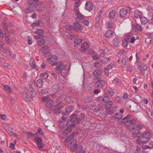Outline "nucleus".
Wrapping results in <instances>:
<instances>
[{"instance_id":"obj_1","label":"nucleus","mask_w":153,"mask_h":153,"mask_svg":"<svg viewBox=\"0 0 153 153\" xmlns=\"http://www.w3.org/2000/svg\"><path fill=\"white\" fill-rule=\"evenodd\" d=\"M77 117V114L75 113L71 116L70 119L67 123V125L69 126L66 129L64 130L63 131L64 133H66L65 135H66V134H68L70 133L71 130L75 127L76 126V121H77V119H76Z\"/></svg>"},{"instance_id":"obj_2","label":"nucleus","mask_w":153,"mask_h":153,"mask_svg":"<svg viewBox=\"0 0 153 153\" xmlns=\"http://www.w3.org/2000/svg\"><path fill=\"white\" fill-rule=\"evenodd\" d=\"M29 90L28 89H25L22 95L23 99L27 102L30 101L32 100V94L33 89L32 87H30L29 88Z\"/></svg>"},{"instance_id":"obj_3","label":"nucleus","mask_w":153,"mask_h":153,"mask_svg":"<svg viewBox=\"0 0 153 153\" xmlns=\"http://www.w3.org/2000/svg\"><path fill=\"white\" fill-rule=\"evenodd\" d=\"M124 125L126 126H129L133 125L136 123V120L135 119L131 118V116L128 114L124 119Z\"/></svg>"},{"instance_id":"obj_4","label":"nucleus","mask_w":153,"mask_h":153,"mask_svg":"<svg viewBox=\"0 0 153 153\" xmlns=\"http://www.w3.org/2000/svg\"><path fill=\"white\" fill-rule=\"evenodd\" d=\"M74 13L76 16L75 18V20L77 22H81V20L84 19H85V17L79 11V9H75L74 10Z\"/></svg>"},{"instance_id":"obj_5","label":"nucleus","mask_w":153,"mask_h":153,"mask_svg":"<svg viewBox=\"0 0 153 153\" xmlns=\"http://www.w3.org/2000/svg\"><path fill=\"white\" fill-rule=\"evenodd\" d=\"M65 104L62 102H60L59 104L56 105H53L51 107V109L53 111V112L55 114L59 113L60 111L59 109L63 107Z\"/></svg>"},{"instance_id":"obj_6","label":"nucleus","mask_w":153,"mask_h":153,"mask_svg":"<svg viewBox=\"0 0 153 153\" xmlns=\"http://www.w3.org/2000/svg\"><path fill=\"white\" fill-rule=\"evenodd\" d=\"M130 11L131 8L129 7H127L126 8H122L119 12L120 17L121 18L126 17Z\"/></svg>"},{"instance_id":"obj_7","label":"nucleus","mask_w":153,"mask_h":153,"mask_svg":"<svg viewBox=\"0 0 153 153\" xmlns=\"http://www.w3.org/2000/svg\"><path fill=\"white\" fill-rule=\"evenodd\" d=\"M66 66L64 63L61 62H58V65L55 68L56 71L58 73H61L62 70H65L66 68Z\"/></svg>"},{"instance_id":"obj_8","label":"nucleus","mask_w":153,"mask_h":153,"mask_svg":"<svg viewBox=\"0 0 153 153\" xmlns=\"http://www.w3.org/2000/svg\"><path fill=\"white\" fill-rule=\"evenodd\" d=\"M42 100L46 102L45 105L46 107H50L52 105L53 102L48 96H45L42 97Z\"/></svg>"},{"instance_id":"obj_9","label":"nucleus","mask_w":153,"mask_h":153,"mask_svg":"<svg viewBox=\"0 0 153 153\" xmlns=\"http://www.w3.org/2000/svg\"><path fill=\"white\" fill-rule=\"evenodd\" d=\"M132 29L136 32H138V31L141 32L143 31V28L141 25L136 23H134L132 24Z\"/></svg>"},{"instance_id":"obj_10","label":"nucleus","mask_w":153,"mask_h":153,"mask_svg":"<svg viewBox=\"0 0 153 153\" xmlns=\"http://www.w3.org/2000/svg\"><path fill=\"white\" fill-rule=\"evenodd\" d=\"M121 40L117 37L114 38L112 42V45L114 47H117L120 46L121 43Z\"/></svg>"},{"instance_id":"obj_11","label":"nucleus","mask_w":153,"mask_h":153,"mask_svg":"<svg viewBox=\"0 0 153 153\" xmlns=\"http://www.w3.org/2000/svg\"><path fill=\"white\" fill-rule=\"evenodd\" d=\"M37 2V0H28L27 3L29 7H35L38 5Z\"/></svg>"},{"instance_id":"obj_12","label":"nucleus","mask_w":153,"mask_h":153,"mask_svg":"<svg viewBox=\"0 0 153 153\" xmlns=\"http://www.w3.org/2000/svg\"><path fill=\"white\" fill-rule=\"evenodd\" d=\"M68 146L72 151L75 150L78 146L76 140H73L69 144Z\"/></svg>"},{"instance_id":"obj_13","label":"nucleus","mask_w":153,"mask_h":153,"mask_svg":"<svg viewBox=\"0 0 153 153\" xmlns=\"http://www.w3.org/2000/svg\"><path fill=\"white\" fill-rule=\"evenodd\" d=\"M89 47V45L88 43L84 42L81 45L79 50L82 52H85L87 50Z\"/></svg>"},{"instance_id":"obj_14","label":"nucleus","mask_w":153,"mask_h":153,"mask_svg":"<svg viewBox=\"0 0 153 153\" xmlns=\"http://www.w3.org/2000/svg\"><path fill=\"white\" fill-rule=\"evenodd\" d=\"M105 82L102 80H98L96 81L95 86L96 87L100 88H102L105 85Z\"/></svg>"},{"instance_id":"obj_15","label":"nucleus","mask_w":153,"mask_h":153,"mask_svg":"<svg viewBox=\"0 0 153 153\" xmlns=\"http://www.w3.org/2000/svg\"><path fill=\"white\" fill-rule=\"evenodd\" d=\"M80 22H75L74 23V29L75 30H82L83 29V27L79 24Z\"/></svg>"},{"instance_id":"obj_16","label":"nucleus","mask_w":153,"mask_h":153,"mask_svg":"<svg viewBox=\"0 0 153 153\" xmlns=\"http://www.w3.org/2000/svg\"><path fill=\"white\" fill-rule=\"evenodd\" d=\"M139 68L140 69V73L142 75H144L145 71H147V67L144 64H142L139 66Z\"/></svg>"},{"instance_id":"obj_17","label":"nucleus","mask_w":153,"mask_h":153,"mask_svg":"<svg viewBox=\"0 0 153 153\" xmlns=\"http://www.w3.org/2000/svg\"><path fill=\"white\" fill-rule=\"evenodd\" d=\"M86 10L91 11L93 8V5L90 1H87L85 4Z\"/></svg>"},{"instance_id":"obj_18","label":"nucleus","mask_w":153,"mask_h":153,"mask_svg":"<svg viewBox=\"0 0 153 153\" xmlns=\"http://www.w3.org/2000/svg\"><path fill=\"white\" fill-rule=\"evenodd\" d=\"M2 51L4 53L11 56H13L14 58L16 56V55L14 54H13V56H12V54L11 53L10 50L7 48H6L3 49Z\"/></svg>"},{"instance_id":"obj_19","label":"nucleus","mask_w":153,"mask_h":153,"mask_svg":"<svg viewBox=\"0 0 153 153\" xmlns=\"http://www.w3.org/2000/svg\"><path fill=\"white\" fill-rule=\"evenodd\" d=\"M103 62L101 60H99L96 61L94 63V66L96 68H99L102 67L103 65Z\"/></svg>"},{"instance_id":"obj_20","label":"nucleus","mask_w":153,"mask_h":153,"mask_svg":"<svg viewBox=\"0 0 153 153\" xmlns=\"http://www.w3.org/2000/svg\"><path fill=\"white\" fill-rule=\"evenodd\" d=\"M85 118V115L84 114H80L77 118V123H78L80 121L83 120Z\"/></svg>"},{"instance_id":"obj_21","label":"nucleus","mask_w":153,"mask_h":153,"mask_svg":"<svg viewBox=\"0 0 153 153\" xmlns=\"http://www.w3.org/2000/svg\"><path fill=\"white\" fill-rule=\"evenodd\" d=\"M58 59L57 56L53 55L50 57L48 58L47 59V61L48 62H53L57 60Z\"/></svg>"},{"instance_id":"obj_22","label":"nucleus","mask_w":153,"mask_h":153,"mask_svg":"<svg viewBox=\"0 0 153 153\" xmlns=\"http://www.w3.org/2000/svg\"><path fill=\"white\" fill-rule=\"evenodd\" d=\"M151 137L150 134L148 131H145L143 133V137H144L147 140H149V139Z\"/></svg>"},{"instance_id":"obj_23","label":"nucleus","mask_w":153,"mask_h":153,"mask_svg":"<svg viewBox=\"0 0 153 153\" xmlns=\"http://www.w3.org/2000/svg\"><path fill=\"white\" fill-rule=\"evenodd\" d=\"M105 35L106 37L111 38L113 36L114 33L111 30H108L106 32Z\"/></svg>"},{"instance_id":"obj_24","label":"nucleus","mask_w":153,"mask_h":153,"mask_svg":"<svg viewBox=\"0 0 153 153\" xmlns=\"http://www.w3.org/2000/svg\"><path fill=\"white\" fill-rule=\"evenodd\" d=\"M142 14V13L139 10H136L134 13V17L136 18H140Z\"/></svg>"},{"instance_id":"obj_25","label":"nucleus","mask_w":153,"mask_h":153,"mask_svg":"<svg viewBox=\"0 0 153 153\" xmlns=\"http://www.w3.org/2000/svg\"><path fill=\"white\" fill-rule=\"evenodd\" d=\"M102 73V70L98 69L96 70L93 72L94 75L95 76H100L101 75Z\"/></svg>"},{"instance_id":"obj_26","label":"nucleus","mask_w":153,"mask_h":153,"mask_svg":"<svg viewBox=\"0 0 153 153\" xmlns=\"http://www.w3.org/2000/svg\"><path fill=\"white\" fill-rule=\"evenodd\" d=\"M133 125L132 129L134 130L138 131L140 130L141 128V126L139 124L135 123L133 124Z\"/></svg>"},{"instance_id":"obj_27","label":"nucleus","mask_w":153,"mask_h":153,"mask_svg":"<svg viewBox=\"0 0 153 153\" xmlns=\"http://www.w3.org/2000/svg\"><path fill=\"white\" fill-rule=\"evenodd\" d=\"M133 98L134 101L136 103H139L141 101V97L139 95H136Z\"/></svg>"},{"instance_id":"obj_28","label":"nucleus","mask_w":153,"mask_h":153,"mask_svg":"<svg viewBox=\"0 0 153 153\" xmlns=\"http://www.w3.org/2000/svg\"><path fill=\"white\" fill-rule=\"evenodd\" d=\"M30 64L32 67L36 70L38 69L37 67L35 65V61L33 58L30 59Z\"/></svg>"},{"instance_id":"obj_29","label":"nucleus","mask_w":153,"mask_h":153,"mask_svg":"<svg viewBox=\"0 0 153 153\" xmlns=\"http://www.w3.org/2000/svg\"><path fill=\"white\" fill-rule=\"evenodd\" d=\"M117 13L114 10L111 11L108 14V16L110 18L113 19L116 16Z\"/></svg>"},{"instance_id":"obj_30","label":"nucleus","mask_w":153,"mask_h":153,"mask_svg":"<svg viewBox=\"0 0 153 153\" xmlns=\"http://www.w3.org/2000/svg\"><path fill=\"white\" fill-rule=\"evenodd\" d=\"M136 140L137 143L139 145L141 146H142L143 144H146L149 141L148 140H146L145 141L144 140H141L138 139H137Z\"/></svg>"},{"instance_id":"obj_31","label":"nucleus","mask_w":153,"mask_h":153,"mask_svg":"<svg viewBox=\"0 0 153 153\" xmlns=\"http://www.w3.org/2000/svg\"><path fill=\"white\" fill-rule=\"evenodd\" d=\"M44 82L41 79L38 80L36 82V85L38 87L41 88L43 85Z\"/></svg>"},{"instance_id":"obj_32","label":"nucleus","mask_w":153,"mask_h":153,"mask_svg":"<svg viewBox=\"0 0 153 153\" xmlns=\"http://www.w3.org/2000/svg\"><path fill=\"white\" fill-rule=\"evenodd\" d=\"M115 101L117 103H121L124 102V100L122 97H117L115 98Z\"/></svg>"},{"instance_id":"obj_33","label":"nucleus","mask_w":153,"mask_h":153,"mask_svg":"<svg viewBox=\"0 0 153 153\" xmlns=\"http://www.w3.org/2000/svg\"><path fill=\"white\" fill-rule=\"evenodd\" d=\"M74 109V107L72 105L67 106L66 108V111L67 113H70Z\"/></svg>"},{"instance_id":"obj_34","label":"nucleus","mask_w":153,"mask_h":153,"mask_svg":"<svg viewBox=\"0 0 153 153\" xmlns=\"http://www.w3.org/2000/svg\"><path fill=\"white\" fill-rule=\"evenodd\" d=\"M113 83L116 84L118 85L121 86V81L120 79H118L117 78H115L114 79L113 81Z\"/></svg>"},{"instance_id":"obj_35","label":"nucleus","mask_w":153,"mask_h":153,"mask_svg":"<svg viewBox=\"0 0 153 153\" xmlns=\"http://www.w3.org/2000/svg\"><path fill=\"white\" fill-rule=\"evenodd\" d=\"M74 138V134L72 133L65 140V143H67L69 142L70 141Z\"/></svg>"},{"instance_id":"obj_36","label":"nucleus","mask_w":153,"mask_h":153,"mask_svg":"<svg viewBox=\"0 0 153 153\" xmlns=\"http://www.w3.org/2000/svg\"><path fill=\"white\" fill-rule=\"evenodd\" d=\"M140 19L142 23L143 24H146L148 22V20L146 17H141Z\"/></svg>"},{"instance_id":"obj_37","label":"nucleus","mask_w":153,"mask_h":153,"mask_svg":"<svg viewBox=\"0 0 153 153\" xmlns=\"http://www.w3.org/2000/svg\"><path fill=\"white\" fill-rule=\"evenodd\" d=\"M106 25L108 29H112L114 26V24L110 22H106Z\"/></svg>"},{"instance_id":"obj_38","label":"nucleus","mask_w":153,"mask_h":153,"mask_svg":"<svg viewBox=\"0 0 153 153\" xmlns=\"http://www.w3.org/2000/svg\"><path fill=\"white\" fill-rule=\"evenodd\" d=\"M41 77L44 79H46L48 76V74L46 72L42 73L40 74Z\"/></svg>"},{"instance_id":"obj_39","label":"nucleus","mask_w":153,"mask_h":153,"mask_svg":"<svg viewBox=\"0 0 153 153\" xmlns=\"http://www.w3.org/2000/svg\"><path fill=\"white\" fill-rule=\"evenodd\" d=\"M44 32L43 29H38L34 32V33L38 35H42Z\"/></svg>"},{"instance_id":"obj_40","label":"nucleus","mask_w":153,"mask_h":153,"mask_svg":"<svg viewBox=\"0 0 153 153\" xmlns=\"http://www.w3.org/2000/svg\"><path fill=\"white\" fill-rule=\"evenodd\" d=\"M82 42V40L81 39L77 38L75 39L74 41V43L76 45H77L81 44Z\"/></svg>"},{"instance_id":"obj_41","label":"nucleus","mask_w":153,"mask_h":153,"mask_svg":"<svg viewBox=\"0 0 153 153\" xmlns=\"http://www.w3.org/2000/svg\"><path fill=\"white\" fill-rule=\"evenodd\" d=\"M45 43V40L44 39H42L38 42V45L41 46L44 45Z\"/></svg>"},{"instance_id":"obj_42","label":"nucleus","mask_w":153,"mask_h":153,"mask_svg":"<svg viewBox=\"0 0 153 153\" xmlns=\"http://www.w3.org/2000/svg\"><path fill=\"white\" fill-rule=\"evenodd\" d=\"M113 105V102L112 101H110L108 102L106 104V107L107 108H111Z\"/></svg>"},{"instance_id":"obj_43","label":"nucleus","mask_w":153,"mask_h":153,"mask_svg":"<svg viewBox=\"0 0 153 153\" xmlns=\"http://www.w3.org/2000/svg\"><path fill=\"white\" fill-rule=\"evenodd\" d=\"M128 41L125 39L123 40V44L125 48L127 47L128 45Z\"/></svg>"},{"instance_id":"obj_44","label":"nucleus","mask_w":153,"mask_h":153,"mask_svg":"<svg viewBox=\"0 0 153 153\" xmlns=\"http://www.w3.org/2000/svg\"><path fill=\"white\" fill-rule=\"evenodd\" d=\"M114 117L118 119L121 118L123 117V115L122 114H121L117 113L114 114Z\"/></svg>"},{"instance_id":"obj_45","label":"nucleus","mask_w":153,"mask_h":153,"mask_svg":"<svg viewBox=\"0 0 153 153\" xmlns=\"http://www.w3.org/2000/svg\"><path fill=\"white\" fill-rule=\"evenodd\" d=\"M125 106L127 108V109L129 110H131V102H126V103L125 104Z\"/></svg>"},{"instance_id":"obj_46","label":"nucleus","mask_w":153,"mask_h":153,"mask_svg":"<svg viewBox=\"0 0 153 153\" xmlns=\"http://www.w3.org/2000/svg\"><path fill=\"white\" fill-rule=\"evenodd\" d=\"M35 140L37 144L42 142V139L39 137H36L35 138Z\"/></svg>"},{"instance_id":"obj_47","label":"nucleus","mask_w":153,"mask_h":153,"mask_svg":"<svg viewBox=\"0 0 153 153\" xmlns=\"http://www.w3.org/2000/svg\"><path fill=\"white\" fill-rule=\"evenodd\" d=\"M114 67V64L111 63L108 65L106 68V69H108L110 71V70H111Z\"/></svg>"},{"instance_id":"obj_48","label":"nucleus","mask_w":153,"mask_h":153,"mask_svg":"<svg viewBox=\"0 0 153 153\" xmlns=\"http://www.w3.org/2000/svg\"><path fill=\"white\" fill-rule=\"evenodd\" d=\"M123 98L124 101H126L128 99V95L127 93H125L124 94Z\"/></svg>"},{"instance_id":"obj_49","label":"nucleus","mask_w":153,"mask_h":153,"mask_svg":"<svg viewBox=\"0 0 153 153\" xmlns=\"http://www.w3.org/2000/svg\"><path fill=\"white\" fill-rule=\"evenodd\" d=\"M127 59L126 57H124L121 60L122 65L123 66L126 65L127 62Z\"/></svg>"},{"instance_id":"obj_50","label":"nucleus","mask_w":153,"mask_h":153,"mask_svg":"<svg viewBox=\"0 0 153 153\" xmlns=\"http://www.w3.org/2000/svg\"><path fill=\"white\" fill-rule=\"evenodd\" d=\"M143 133L140 132H136V137L138 138H140L143 137Z\"/></svg>"},{"instance_id":"obj_51","label":"nucleus","mask_w":153,"mask_h":153,"mask_svg":"<svg viewBox=\"0 0 153 153\" xmlns=\"http://www.w3.org/2000/svg\"><path fill=\"white\" fill-rule=\"evenodd\" d=\"M80 4L79 1H76L75 2L74 4V10H75V9H79L78 7L79 6Z\"/></svg>"},{"instance_id":"obj_52","label":"nucleus","mask_w":153,"mask_h":153,"mask_svg":"<svg viewBox=\"0 0 153 153\" xmlns=\"http://www.w3.org/2000/svg\"><path fill=\"white\" fill-rule=\"evenodd\" d=\"M40 25V22L39 21H36L32 24V27H37L39 26Z\"/></svg>"},{"instance_id":"obj_53","label":"nucleus","mask_w":153,"mask_h":153,"mask_svg":"<svg viewBox=\"0 0 153 153\" xmlns=\"http://www.w3.org/2000/svg\"><path fill=\"white\" fill-rule=\"evenodd\" d=\"M82 146L81 145L79 146L77 149L76 153H80L82 151Z\"/></svg>"},{"instance_id":"obj_54","label":"nucleus","mask_w":153,"mask_h":153,"mask_svg":"<svg viewBox=\"0 0 153 153\" xmlns=\"http://www.w3.org/2000/svg\"><path fill=\"white\" fill-rule=\"evenodd\" d=\"M109 100V97L108 96H105L102 99V101L105 103L108 101Z\"/></svg>"},{"instance_id":"obj_55","label":"nucleus","mask_w":153,"mask_h":153,"mask_svg":"<svg viewBox=\"0 0 153 153\" xmlns=\"http://www.w3.org/2000/svg\"><path fill=\"white\" fill-rule=\"evenodd\" d=\"M4 88L5 90L8 92H10V91L11 88H10L8 85H4Z\"/></svg>"},{"instance_id":"obj_56","label":"nucleus","mask_w":153,"mask_h":153,"mask_svg":"<svg viewBox=\"0 0 153 153\" xmlns=\"http://www.w3.org/2000/svg\"><path fill=\"white\" fill-rule=\"evenodd\" d=\"M135 40V37L134 36L131 37V38L129 40H128L129 43L130 42L131 43H134Z\"/></svg>"},{"instance_id":"obj_57","label":"nucleus","mask_w":153,"mask_h":153,"mask_svg":"<svg viewBox=\"0 0 153 153\" xmlns=\"http://www.w3.org/2000/svg\"><path fill=\"white\" fill-rule=\"evenodd\" d=\"M98 54L100 56L102 57L104 56V53L103 50H100L98 52Z\"/></svg>"},{"instance_id":"obj_58","label":"nucleus","mask_w":153,"mask_h":153,"mask_svg":"<svg viewBox=\"0 0 153 153\" xmlns=\"http://www.w3.org/2000/svg\"><path fill=\"white\" fill-rule=\"evenodd\" d=\"M118 119L117 121L119 123L121 124L123 123L124 125V117L122 119L119 118Z\"/></svg>"},{"instance_id":"obj_59","label":"nucleus","mask_w":153,"mask_h":153,"mask_svg":"<svg viewBox=\"0 0 153 153\" xmlns=\"http://www.w3.org/2000/svg\"><path fill=\"white\" fill-rule=\"evenodd\" d=\"M108 93L110 96H112L114 94V92L112 89H110L108 91Z\"/></svg>"},{"instance_id":"obj_60","label":"nucleus","mask_w":153,"mask_h":153,"mask_svg":"<svg viewBox=\"0 0 153 153\" xmlns=\"http://www.w3.org/2000/svg\"><path fill=\"white\" fill-rule=\"evenodd\" d=\"M37 145L39 149L42 148L44 146V144L42 142L41 143H38Z\"/></svg>"},{"instance_id":"obj_61","label":"nucleus","mask_w":153,"mask_h":153,"mask_svg":"<svg viewBox=\"0 0 153 153\" xmlns=\"http://www.w3.org/2000/svg\"><path fill=\"white\" fill-rule=\"evenodd\" d=\"M35 38L36 39H39L42 38L43 36L42 35H34Z\"/></svg>"},{"instance_id":"obj_62","label":"nucleus","mask_w":153,"mask_h":153,"mask_svg":"<svg viewBox=\"0 0 153 153\" xmlns=\"http://www.w3.org/2000/svg\"><path fill=\"white\" fill-rule=\"evenodd\" d=\"M66 28L67 29L71 30L74 29V27H73L72 25H68L66 26Z\"/></svg>"},{"instance_id":"obj_63","label":"nucleus","mask_w":153,"mask_h":153,"mask_svg":"<svg viewBox=\"0 0 153 153\" xmlns=\"http://www.w3.org/2000/svg\"><path fill=\"white\" fill-rule=\"evenodd\" d=\"M83 23L86 26H88L89 24V21L86 20H84L82 21Z\"/></svg>"},{"instance_id":"obj_64","label":"nucleus","mask_w":153,"mask_h":153,"mask_svg":"<svg viewBox=\"0 0 153 153\" xmlns=\"http://www.w3.org/2000/svg\"><path fill=\"white\" fill-rule=\"evenodd\" d=\"M141 151V148L140 147L137 146L135 151V153H140Z\"/></svg>"}]
</instances>
